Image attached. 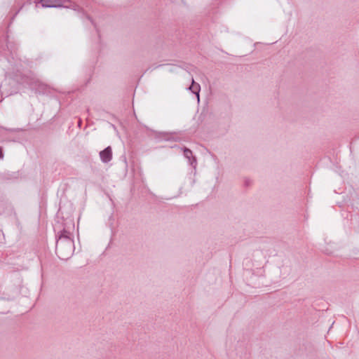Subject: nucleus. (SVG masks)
Masks as SVG:
<instances>
[{
	"label": "nucleus",
	"mask_w": 359,
	"mask_h": 359,
	"mask_svg": "<svg viewBox=\"0 0 359 359\" xmlns=\"http://www.w3.org/2000/svg\"><path fill=\"white\" fill-rule=\"evenodd\" d=\"M56 238L55 253L61 259H69L74 250V242L71 233L63 229L58 233Z\"/></svg>",
	"instance_id": "f257e3e1"
},
{
	"label": "nucleus",
	"mask_w": 359,
	"mask_h": 359,
	"mask_svg": "<svg viewBox=\"0 0 359 359\" xmlns=\"http://www.w3.org/2000/svg\"><path fill=\"white\" fill-rule=\"evenodd\" d=\"M34 3L35 4L36 7L41 4L43 8L63 7L72 8L74 11H77L79 12L82 11V8L79 5L71 0H34Z\"/></svg>",
	"instance_id": "f03ea898"
},
{
	"label": "nucleus",
	"mask_w": 359,
	"mask_h": 359,
	"mask_svg": "<svg viewBox=\"0 0 359 359\" xmlns=\"http://www.w3.org/2000/svg\"><path fill=\"white\" fill-rule=\"evenodd\" d=\"M29 87L36 93L48 94L50 93V87L39 79H32L29 83Z\"/></svg>",
	"instance_id": "7ed1b4c3"
},
{
	"label": "nucleus",
	"mask_w": 359,
	"mask_h": 359,
	"mask_svg": "<svg viewBox=\"0 0 359 359\" xmlns=\"http://www.w3.org/2000/svg\"><path fill=\"white\" fill-rule=\"evenodd\" d=\"M100 158L102 162L109 163L112 159V149L110 146L106 147L100 152Z\"/></svg>",
	"instance_id": "20e7f679"
},
{
	"label": "nucleus",
	"mask_w": 359,
	"mask_h": 359,
	"mask_svg": "<svg viewBox=\"0 0 359 359\" xmlns=\"http://www.w3.org/2000/svg\"><path fill=\"white\" fill-rule=\"evenodd\" d=\"M184 156L186 158L188 159L189 164L193 167L196 168L197 165V161L195 156H193L191 150L189 149L184 147Z\"/></svg>",
	"instance_id": "39448f33"
},
{
	"label": "nucleus",
	"mask_w": 359,
	"mask_h": 359,
	"mask_svg": "<svg viewBox=\"0 0 359 359\" xmlns=\"http://www.w3.org/2000/svg\"><path fill=\"white\" fill-rule=\"evenodd\" d=\"M189 90H191L194 94L196 95L198 100H199L201 86L198 83L194 81V79H191V85L189 87Z\"/></svg>",
	"instance_id": "423d86ee"
},
{
	"label": "nucleus",
	"mask_w": 359,
	"mask_h": 359,
	"mask_svg": "<svg viewBox=\"0 0 359 359\" xmlns=\"http://www.w3.org/2000/svg\"><path fill=\"white\" fill-rule=\"evenodd\" d=\"M3 157H4V154H3L2 148L0 147V159L3 158Z\"/></svg>",
	"instance_id": "0eeeda50"
},
{
	"label": "nucleus",
	"mask_w": 359,
	"mask_h": 359,
	"mask_svg": "<svg viewBox=\"0 0 359 359\" xmlns=\"http://www.w3.org/2000/svg\"><path fill=\"white\" fill-rule=\"evenodd\" d=\"M22 7H23V5L18 9V11H16V13L13 15V18H15L18 15V13L20 12V11L22 9Z\"/></svg>",
	"instance_id": "6e6552de"
},
{
	"label": "nucleus",
	"mask_w": 359,
	"mask_h": 359,
	"mask_svg": "<svg viewBox=\"0 0 359 359\" xmlns=\"http://www.w3.org/2000/svg\"><path fill=\"white\" fill-rule=\"evenodd\" d=\"M250 184V180H246L245 181V184L246 186H248Z\"/></svg>",
	"instance_id": "1a4fd4ad"
}]
</instances>
